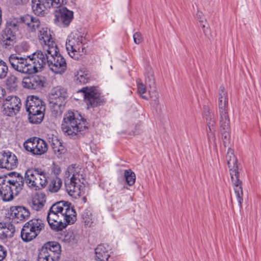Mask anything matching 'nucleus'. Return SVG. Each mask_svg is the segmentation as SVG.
Returning <instances> with one entry per match:
<instances>
[{"label":"nucleus","mask_w":261,"mask_h":261,"mask_svg":"<svg viewBox=\"0 0 261 261\" xmlns=\"http://www.w3.org/2000/svg\"><path fill=\"white\" fill-rule=\"evenodd\" d=\"M76 220V214L74 208L70 203L65 201L54 204L49 208L47 216L50 227L55 231H62Z\"/></svg>","instance_id":"obj_1"},{"label":"nucleus","mask_w":261,"mask_h":261,"mask_svg":"<svg viewBox=\"0 0 261 261\" xmlns=\"http://www.w3.org/2000/svg\"><path fill=\"white\" fill-rule=\"evenodd\" d=\"M24 178L18 173L12 172L9 176H0V197L4 201H10L22 190Z\"/></svg>","instance_id":"obj_2"},{"label":"nucleus","mask_w":261,"mask_h":261,"mask_svg":"<svg viewBox=\"0 0 261 261\" xmlns=\"http://www.w3.org/2000/svg\"><path fill=\"white\" fill-rule=\"evenodd\" d=\"M218 96L220 130L224 144L226 146L230 137V120L228 114L227 93L223 86L220 87Z\"/></svg>","instance_id":"obj_3"},{"label":"nucleus","mask_w":261,"mask_h":261,"mask_svg":"<svg viewBox=\"0 0 261 261\" xmlns=\"http://www.w3.org/2000/svg\"><path fill=\"white\" fill-rule=\"evenodd\" d=\"M80 118L76 116L74 113L68 111L65 114L61 125V128L65 135L71 138L75 139L82 135L88 129L87 123L80 116Z\"/></svg>","instance_id":"obj_4"},{"label":"nucleus","mask_w":261,"mask_h":261,"mask_svg":"<svg viewBox=\"0 0 261 261\" xmlns=\"http://www.w3.org/2000/svg\"><path fill=\"white\" fill-rule=\"evenodd\" d=\"M226 160L229 168L230 174L234 193L239 203V207L241 209L242 208V202L243 201L242 182L239 179L240 173L237 170V160L234 154V151L230 148H229L228 149L226 155Z\"/></svg>","instance_id":"obj_5"},{"label":"nucleus","mask_w":261,"mask_h":261,"mask_svg":"<svg viewBox=\"0 0 261 261\" xmlns=\"http://www.w3.org/2000/svg\"><path fill=\"white\" fill-rule=\"evenodd\" d=\"M85 40L83 34L77 31L72 32L68 36L66 42V48L71 58L79 60L86 52Z\"/></svg>","instance_id":"obj_6"},{"label":"nucleus","mask_w":261,"mask_h":261,"mask_svg":"<svg viewBox=\"0 0 261 261\" xmlns=\"http://www.w3.org/2000/svg\"><path fill=\"white\" fill-rule=\"evenodd\" d=\"M25 106L30 122L40 123L44 117L45 106L44 102L37 96L32 95L27 98Z\"/></svg>","instance_id":"obj_7"},{"label":"nucleus","mask_w":261,"mask_h":261,"mask_svg":"<svg viewBox=\"0 0 261 261\" xmlns=\"http://www.w3.org/2000/svg\"><path fill=\"white\" fill-rule=\"evenodd\" d=\"M24 181L30 189L39 190L45 188L47 184L46 173L40 168L28 169L25 173Z\"/></svg>","instance_id":"obj_8"},{"label":"nucleus","mask_w":261,"mask_h":261,"mask_svg":"<svg viewBox=\"0 0 261 261\" xmlns=\"http://www.w3.org/2000/svg\"><path fill=\"white\" fill-rule=\"evenodd\" d=\"M45 50L49 54L48 61L49 69L55 73H63L67 69V64L64 58L59 53L57 45L50 46Z\"/></svg>","instance_id":"obj_9"},{"label":"nucleus","mask_w":261,"mask_h":261,"mask_svg":"<svg viewBox=\"0 0 261 261\" xmlns=\"http://www.w3.org/2000/svg\"><path fill=\"white\" fill-rule=\"evenodd\" d=\"M49 54L45 51L37 50L30 56H27L30 74L40 72L46 65L48 66Z\"/></svg>","instance_id":"obj_10"},{"label":"nucleus","mask_w":261,"mask_h":261,"mask_svg":"<svg viewBox=\"0 0 261 261\" xmlns=\"http://www.w3.org/2000/svg\"><path fill=\"white\" fill-rule=\"evenodd\" d=\"M67 0H31L32 9L38 16H44L51 7H58L66 4Z\"/></svg>","instance_id":"obj_11"},{"label":"nucleus","mask_w":261,"mask_h":261,"mask_svg":"<svg viewBox=\"0 0 261 261\" xmlns=\"http://www.w3.org/2000/svg\"><path fill=\"white\" fill-rule=\"evenodd\" d=\"M23 146L26 150L36 155L43 154L48 149L47 143L44 140L37 137L28 139L24 142Z\"/></svg>","instance_id":"obj_12"},{"label":"nucleus","mask_w":261,"mask_h":261,"mask_svg":"<svg viewBox=\"0 0 261 261\" xmlns=\"http://www.w3.org/2000/svg\"><path fill=\"white\" fill-rule=\"evenodd\" d=\"M81 91L84 94L85 101L88 109L95 108L103 103V98L98 89L95 87L83 88Z\"/></svg>","instance_id":"obj_13"},{"label":"nucleus","mask_w":261,"mask_h":261,"mask_svg":"<svg viewBox=\"0 0 261 261\" xmlns=\"http://www.w3.org/2000/svg\"><path fill=\"white\" fill-rule=\"evenodd\" d=\"M54 21L56 24L62 27H67L73 18V13L62 5L54 7Z\"/></svg>","instance_id":"obj_14"},{"label":"nucleus","mask_w":261,"mask_h":261,"mask_svg":"<svg viewBox=\"0 0 261 261\" xmlns=\"http://www.w3.org/2000/svg\"><path fill=\"white\" fill-rule=\"evenodd\" d=\"M21 106L20 99L15 96H10L3 102L2 112L7 116H13L20 110Z\"/></svg>","instance_id":"obj_15"},{"label":"nucleus","mask_w":261,"mask_h":261,"mask_svg":"<svg viewBox=\"0 0 261 261\" xmlns=\"http://www.w3.org/2000/svg\"><path fill=\"white\" fill-rule=\"evenodd\" d=\"M68 97L67 90L61 86L53 88L49 93V102L59 108L64 106Z\"/></svg>","instance_id":"obj_16"},{"label":"nucleus","mask_w":261,"mask_h":261,"mask_svg":"<svg viewBox=\"0 0 261 261\" xmlns=\"http://www.w3.org/2000/svg\"><path fill=\"white\" fill-rule=\"evenodd\" d=\"M81 179H83L82 174L74 172L70 179L65 180L66 190L69 195L76 196L81 194Z\"/></svg>","instance_id":"obj_17"},{"label":"nucleus","mask_w":261,"mask_h":261,"mask_svg":"<svg viewBox=\"0 0 261 261\" xmlns=\"http://www.w3.org/2000/svg\"><path fill=\"white\" fill-rule=\"evenodd\" d=\"M11 67L15 70L23 73L30 74L28 58L12 54L9 57Z\"/></svg>","instance_id":"obj_18"},{"label":"nucleus","mask_w":261,"mask_h":261,"mask_svg":"<svg viewBox=\"0 0 261 261\" xmlns=\"http://www.w3.org/2000/svg\"><path fill=\"white\" fill-rule=\"evenodd\" d=\"M17 18H10L6 21L5 28L0 33V38H10L16 40V33L19 31Z\"/></svg>","instance_id":"obj_19"},{"label":"nucleus","mask_w":261,"mask_h":261,"mask_svg":"<svg viewBox=\"0 0 261 261\" xmlns=\"http://www.w3.org/2000/svg\"><path fill=\"white\" fill-rule=\"evenodd\" d=\"M18 163L17 156L12 152L6 150L0 152V168L13 170L17 167Z\"/></svg>","instance_id":"obj_20"},{"label":"nucleus","mask_w":261,"mask_h":261,"mask_svg":"<svg viewBox=\"0 0 261 261\" xmlns=\"http://www.w3.org/2000/svg\"><path fill=\"white\" fill-rule=\"evenodd\" d=\"M17 20L19 22V28L20 27L21 23L24 24L27 26V30L32 33L34 36H36V31H38L42 26L38 18L30 15H25L19 18H17Z\"/></svg>","instance_id":"obj_21"},{"label":"nucleus","mask_w":261,"mask_h":261,"mask_svg":"<svg viewBox=\"0 0 261 261\" xmlns=\"http://www.w3.org/2000/svg\"><path fill=\"white\" fill-rule=\"evenodd\" d=\"M45 78L43 76L31 75L23 78L22 85L28 89H36L45 86Z\"/></svg>","instance_id":"obj_22"},{"label":"nucleus","mask_w":261,"mask_h":261,"mask_svg":"<svg viewBox=\"0 0 261 261\" xmlns=\"http://www.w3.org/2000/svg\"><path fill=\"white\" fill-rule=\"evenodd\" d=\"M10 211L11 216L17 223L27 220L30 216L29 210L22 206H12Z\"/></svg>","instance_id":"obj_23"},{"label":"nucleus","mask_w":261,"mask_h":261,"mask_svg":"<svg viewBox=\"0 0 261 261\" xmlns=\"http://www.w3.org/2000/svg\"><path fill=\"white\" fill-rule=\"evenodd\" d=\"M37 36L40 43L45 45L44 48H48L50 46L56 45L47 28L42 26L38 32Z\"/></svg>","instance_id":"obj_24"},{"label":"nucleus","mask_w":261,"mask_h":261,"mask_svg":"<svg viewBox=\"0 0 261 261\" xmlns=\"http://www.w3.org/2000/svg\"><path fill=\"white\" fill-rule=\"evenodd\" d=\"M15 232V227L11 223H2L0 222V238L2 239L12 238Z\"/></svg>","instance_id":"obj_25"},{"label":"nucleus","mask_w":261,"mask_h":261,"mask_svg":"<svg viewBox=\"0 0 261 261\" xmlns=\"http://www.w3.org/2000/svg\"><path fill=\"white\" fill-rule=\"evenodd\" d=\"M29 228L34 231L35 236H38L44 228L45 224L43 221L40 219L34 218L30 220L25 223Z\"/></svg>","instance_id":"obj_26"},{"label":"nucleus","mask_w":261,"mask_h":261,"mask_svg":"<svg viewBox=\"0 0 261 261\" xmlns=\"http://www.w3.org/2000/svg\"><path fill=\"white\" fill-rule=\"evenodd\" d=\"M95 259L96 261H109L110 253L108 248L100 244L95 249Z\"/></svg>","instance_id":"obj_27"},{"label":"nucleus","mask_w":261,"mask_h":261,"mask_svg":"<svg viewBox=\"0 0 261 261\" xmlns=\"http://www.w3.org/2000/svg\"><path fill=\"white\" fill-rule=\"evenodd\" d=\"M45 202V194L44 193H38L33 199L31 206L33 210L38 211L43 207Z\"/></svg>","instance_id":"obj_28"},{"label":"nucleus","mask_w":261,"mask_h":261,"mask_svg":"<svg viewBox=\"0 0 261 261\" xmlns=\"http://www.w3.org/2000/svg\"><path fill=\"white\" fill-rule=\"evenodd\" d=\"M42 248H44L47 252H51L54 253V256H57L58 259L60 258L61 254V246L60 244L56 242H49L45 244Z\"/></svg>","instance_id":"obj_29"},{"label":"nucleus","mask_w":261,"mask_h":261,"mask_svg":"<svg viewBox=\"0 0 261 261\" xmlns=\"http://www.w3.org/2000/svg\"><path fill=\"white\" fill-rule=\"evenodd\" d=\"M204 117L206 120V125L212 135L213 136V132L214 130V127L216 124L214 115L210 111L208 108L206 107H204Z\"/></svg>","instance_id":"obj_30"},{"label":"nucleus","mask_w":261,"mask_h":261,"mask_svg":"<svg viewBox=\"0 0 261 261\" xmlns=\"http://www.w3.org/2000/svg\"><path fill=\"white\" fill-rule=\"evenodd\" d=\"M53 255L51 252H47L41 248L38 255V261H58L59 259Z\"/></svg>","instance_id":"obj_31"},{"label":"nucleus","mask_w":261,"mask_h":261,"mask_svg":"<svg viewBox=\"0 0 261 261\" xmlns=\"http://www.w3.org/2000/svg\"><path fill=\"white\" fill-rule=\"evenodd\" d=\"M20 235L22 240L25 242L33 240L37 236H35V232L32 231L30 228H29V226H28L25 224L21 229Z\"/></svg>","instance_id":"obj_32"},{"label":"nucleus","mask_w":261,"mask_h":261,"mask_svg":"<svg viewBox=\"0 0 261 261\" xmlns=\"http://www.w3.org/2000/svg\"><path fill=\"white\" fill-rule=\"evenodd\" d=\"M82 219L85 225L88 227H91L95 221V217L91 211L88 208L85 210L82 213Z\"/></svg>","instance_id":"obj_33"},{"label":"nucleus","mask_w":261,"mask_h":261,"mask_svg":"<svg viewBox=\"0 0 261 261\" xmlns=\"http://www.w3.org/2000/svg\"><path fill=\"white\" fill-rule=\"evenodd\" d=\"M51 145L55 153L59 158L61 157V155L64 154L66 151V148L58 139H56L53 141Z\"/></svg>","instance_id":"obj_34"},{"label":"nucleus","mask_w":261,"mask_h":261,"mask_svg":"<svg viewBox=\"0 0 261 261\" xmlns=\"http://www.w3.org/2000/svg\"><path fill=\"white\" fill-rule=\"evenodd\" d=\"M196 17L198 20L199 25L202 28L203 33L206 34L208 32V24L207 23L203 13L198 10L196 14Z\"/></svg>","instance_id":"obj_35"},{"label":"nucleus","mask_w":261,"mask_h":261,"mask_svg":"<svg viewBox=\"0 0 261 261\" xmlns=\"http://www.w3.org/2000/svg\"><path fill=\"white\" fill-rule=\"evenodd\" d=\"M6 85L7 88L10 91L16 90L18 86L17 77L14 75H10L6 80Z\"/></svg>","instance_id":"obj_36"},{"label":"nucleus","mask_w":261,"mask_h":261,"mask_svg":"<svg viewBox=\"0 0 261 261\" xmlns=\"http://www.w3.org/2000/svg\"><path fill=\"white\" fill-rule=\"evenodd\" d=\"M74 80L77 84H84L88 82L89 79L87 74L80 71L74 75Z\"/></svg>","instance_id":"obj_37"},{"label":"nucleus","mask_w":261,"mask_h":261,"mask_svg":"<svg viewBox=\"0 0 261 261\" xmlns=\"http://www.w3.org/2000/svg\"><path fill=\"white\" fill-rule=\"evenodd\" d=\"M62 185V181L61 178L56 177L53 179L49 185V190L52 192H57L60 189Z\"/></svg>","instance_id":"obj_38"},{"label":"nucleus","mask_w":261,"mask_h":261,"mask_svg":"<svg viewBox=\"0 0 261 261\" xmlns=\"http://www.w3.org/2000/svg\"><path fill=\"white\" fill-rule=\"evenodd\" d=\"M124 176L127 184L131 186H133L136 180V175L130 169L125 170L124 172Z\"/></svg>","instance_id":"obj_39"},{"label":"nucleus","mask_w":261,"mask_h":261,"mask_svg":"<svg viewBox=\"0 0 261 261\" xmlns=\"http://www.w3.org/2000/svg\"><path fill=\"white\" fill-rule=\"evenodd\" d=\"M16 43V40L10 38H0V44L3 48L6 49H10L13 47L14 44Z\"/></svg>","instance_id":"obj_40"},{"label":"nucleus","mask_w":261,"mask_h":261,"mask_svg":"<svg viewBox=\"0 0 261 261\" xmlns=\"http://www.w3.org/2000/svg\"><path fill=\"white\" fill-rule=\"evenodd\" d=\"M145 83L146 84H148L149 86L151 87L153 86L155 84V80L153 76V72L151 68L148 69V71L145 74Z\"/></svg>","instance_id":"obj_41"},{"label":"nucleus","mask_w":261,"mask_h":261,"mask_svg":"<svg viewBox=\"0 0 261 261\" xmlns=\"http://www.w3.org/2000/svg\"><path fill=\"white\" fill-rule=\"evenodd\" d=\"M8 72V67L5 62L0 59V79L6 77Z\"/></svg>","instance_id":"obj_42"},{"label":"nucleus","mask_w":261,"mask_h":261,"mask_svg":"<svg viewBox=\"0 0 261 261\" xmlns=\"http://www.w3.org/2000/svg\"><path fill=\"white\" fill-rule=\"evenodd\" d=\"M137 82L138 92L141 95L144 94L146 91V86L139 80H138Z\"/></svg>","instance_id":"obj_43"},{"label":"nucleus","mask_w":261,"mask_h":261,"mask_svg":"<svg viewBox=\"0 0 261 261\" xmlns=\"http://www.w3.org/2000/svg\"><path fill=\"white\" fill-rule=\"evenodd\" d=\"M134 41L136 44H139L143 40L141 34L138 32L135 33L133 35Z\"/></svg>","instance_id":"obj_44"},{"label":"nucleus","mask_w":261,"mask_h":261,"mask_svg":"<svg viewBox=\"0 0 261 261\" xmlns=\"http://www.w3.org/2000/svg\"><path fill=\"white\" fill-rule=\"evenodd\" d=\"M154 96H150L151 103L153 106L157 107L159 104V94L157 92H155Z\"/></svg>","instance_id":"obj_45"},{"label":"nucleus","mask_w":261,"mask_h":261,"mask_svg":"<svg viewBox=\"0 0 261 261\" xmlns=\"http://www.w3.org/2000/svg\"><path fill=\"white\" fill-rule=\"evenodd\" d=\"M0 261H2L6 256V253L3 250V247L0 245Z\"/></svg>","instance_id":"obj_46"},{"label":"nucleus","mask_w":261,"mask_h":261,"mask_svg":"<svg viewBox=\"0 0 261 261\" xmlns=\"http://www.w3.org/2000/svg\"><path fill=\"white\" fill-rule=\"evenodd\" d=\"M215 131V127H214V130H213V135H212L211 132L210 131L209 129H207V138H208V140H211V139H215V135H214V132Z\"/></svg>","instance_id":"obj_47"},{"label":"nucleus","mask_w":261,"mask_h":261,"mask_svg":"<svg viewBox=\"0 0 261 261\" xmlns=\"http://www.w3.org/2000/svg\"><path fill=\"white\" fill-rule=\"evenodd\" d=\"M16 5H24L29 2V0H13Z\"/></svg>","instance_id":"obj_48"},{"label":"nucleus","mask_w":261,"mask_h":261,"mask_svg":"<svg viewBox=\"0 0 261 261\" xmlns=\"http://www.w3.org/2000/svg\"><path fill=\"white\" fill-rule=\"evenodd\" d=\"M4 97V89L0 87V102L2 101V99Z\"/></svg>","instance_id":"obj_49"},{"label":"nucleus","mask_w":261,"mask_h":261,"mask_svg":"<svg viewBox=\"0 0 261 261\" xmlns=\"http://www.w3.org/2000/svg\"><path fill=\"white\" fill-rule=\"evenodd\" d=\"M53 171L56 175H58L60 173L61 170L60 168L55 167Z\"/></svg>","instance_id":"obj_50"},{"label":"nucleus","mask_w":261,"mask_h":261,"mask_svg":"<svg viewBox=\"0 0 261 261\" xmlns=\"http://www.w3.org/2000/svg\"><path fill=\"white\" fill-rule=\"evenodd\" d=\"M0 18H2V11L0 8Z\"/></svg>","instance_id":"obj_51"},{"label":"nucleus","mask_w":261,"mask_h":261,"mask_svg":"<svg viewBox=\"0 0 261 261\" xmlns=\"http://www.w3.org/2000/svg\"><path fill=\"white\" fill-rule=\"evenodd\" d=\"M68 170H73V169H70V168H68ZM67 174H68L69 175V171H68L67 173V172L66 173V176H67Z\"/></svg>","instance_id":"obj_52"},{"label":"nucleus","mask_w":261,"mask_h":261,"mask_svg":"<svg viewBox=\"0 0 261 261\" xmlns=\"http://www.w3.org/2000/svg\"><path fill=\"white\" fill-rule=\"evenodd\" d=\"M142 97L144 99H147V97L145 95H142Z\"/></svg>","instance_id":"obj_53"}]
</instances>
